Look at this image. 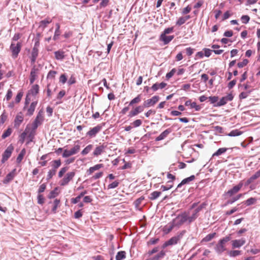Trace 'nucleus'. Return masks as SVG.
<instances>
[{
  "label": "nucleus",
  "mask_w": 260,
  "mask_h": 260,
  "mask_svg": "<svg viewBox=\"0 0 260 260\" xmlns=\"http://www.w3.org/2000/svg\"><path fill=\"white\" fill-rule=\"evenodd\" d=\"M186 233V231L185 230L179 232L176 236L172 237L168 241H166L164 244L163 247L165 248L169 245H173L178 244L183 238Z\"/></svg>",
  "instance_id": "obj_1"
},
{
  "label": "nucleus",
  "mask_w": 260,
  "mask_h": 260,
  "mask_svg": "<svg viewBox=\"0 0 260 260\" xmlns=\"http://www.w3.org/2000/svg\"><path fill=\"white\" fill-rule=\"evenodd\" d=\"M173 224L179 228L181 225L187 221V213L183 212L179 214L175 218L173 219Z\"/></svg>",
  "instance_id": "obj_2"
},
{
  "label": "nucleus",
  "mask_w": 260,
  "mask_h": 260,
  "mask_svg": "<svg viewBox=\"0 0 260 260\" xmlns=\"http://www.w3.org/2000/svg\"><path fill=\"white\" fill-rule=\"evenodd\" d=\"M75 175V172H70L67 173L61 180L60 181L59 184L61 186H66L73 179Z\"/></svg>",
  "instance_id": "obj_3"
},
{
  "label": "nucleus",
  "mask_w": 260,
  "mask_h": 260,
  "mask_svg": "<svg viewBox=\"0 0 260 260\" xmlns=\"http://www.w3.org/2000/svg\"><path fill=\"white\" fill-rule=\"evenodd\" d=\"M21 43L18 42L16 44L12 42L10 46V50L12 53V57L14 58L18 56L19 53L21 50Z\"/></svg>",
  "instance_id": "obj_4"
},
{
  "label": "nucleus",
  "mask_w": 260,
  "mask_h": 260,
  "mask_svg": "<svg viewBox=\"0 0 260 260\" xmlns=\"http://www.w3.org/2000/svg\"><path fill=\"white\" fill-rule=\"evenodd\" d=\"M80 149V146L79 145H75L71 150L66 149L62 154V157L66 158L78 153Z\"/></svg>",
  "instance_id": "obj_5"
},
{
  "label": "nucleus",
  "mask_w": 260,
  "mask_h": 260,
  "mask_svg": "<svg viewBox=\"0 0 260 260\" xmlns=\"http://www.w3.org/2000/svg\"><path fill=\"white\" fill-rule=\"evenodd\" d=\"M234 96L232 93H229L226 96L222 97L219 102L214 105L215 107H220L225 105L228 102L233 100Z\"/></svg>",
  "instance_id": "obj_6"
},
{
  "label": "nucleus",
  "mask_w": 260,
  "mask_h": 260,
  "mask_svg": "<svg viewBox=\"0 0 260 260\" xmlns=\"http://www.w3.org/2000/svg\"><path fill=\"white\" fill-rule=\"evenodd\" d=\"M43 121V112L40 111L32 124V128L36 131L38 126L40 125Z\"/></svg>",
  "instance_id": "obj_7"
},
{
  "label": "nucleus",
  "mask_w": 260,
  "mask_h": 260,
  "mask_svg": "<svg viewBox=\"0 0 260 260\" xmlns=\"http://www.w3.org/2000/svg\"><path fill=\"white\" fill-rule=\"evenodd\" d=\"M102 128V125L101 124H98L96 126L91 128L87 133L86 136L89 138H93L96 136Z\"/></svg>",
  "instance_id": "obj_8"
},
{
  "label": "nucleus",
  "mask_w": 260,
  "mask_h": 260,
  "mask_svg": "<svg viewBox=\"0 0 260 260\" xmlns=\"http://www.w3.org/2000/svg\"><path fill=\"white\" fill-rule=\"evenodd\" d=\"M14 150V147L12 145H9L5 150L3 154V157L2 162L4 163L7 161L11 156L12 153Z\"/></svg>",
  "instance_id": "obj_9"
},
{
  "label": "nucleus",
  "mask_w": 260,
  "mask_h": 260,
  "mask_svg": "<svg viewBox=\"0 0 260 260\" xmlns=\"http://www.w3.org/2000/svg\"><path fill=\"white\" fill-rule=\"evenodd\" d=\"M159 100V97L157 95L153 96L151 99L147 100L143 103L144 107H149L154 105Z\"/></svg>",
  "instance_id": "obj_10"
},
{
  "label": "nucleus",
  "mask_w": 260,
  "mask_h": 260,
  "mask_svg": "<svg viewBox=\"0 0 260 260\" xmlns=\"http://www.w3.org/2000/svg\"><path fill=\"white\" fill-rule=\"evenodd\" d=\"M243 186V183L242 181H240L237 185L234 186L232 189L228 190V191L226 192L227 195H228L229 197H232L234 194L239 192Z\"/></svg>",
  "instance_id": "obj_11"
},
{
  "label": "nucleus",
  "mask_w": 260,
  "mask_h": 260,
  "mask_svg": "<svg viewBox=\"0 0 260 260\" xmlns=\"http://www.w3.org/2000/svg\"><path fill=\"white\" fill-rule=\"evenodd\" d=\"M246 240L245 238L240 239L233 240L231 241L232 246L233 249L239 248L245 244Z\"/></svg>",
  "instance_id": "obj_12"
},
{
  "label": "nucleus",
  "mask_w": 260,
  "mask_h": 260,
  "mask_svg": "<svg viewBox=\"0 0 260 260\" xmlns=\"http://www.w3.org/2000/svg\"><path fill=\"white\" fill-rule=\"evenodd\" d=\"M215 250L218 254H221L226 250L225 244L219 240L215 247Z\"/></svg>",
  "instance_id": "obj_13"
},
{
  "label": "nucleus",
  "mask_w": 260,
  "mask_h": 260,
  "mask_svg": "<svg viewBox=\"0 0 260 260\" xmlns=\"http://www.w3.org/2000/svg\"><path fill=\"white\" fill-rule=\"evenodd\" d=\"M143 106H139L137 107L134 110H132L128 114V117H133L137 115L139 113L142 112L144 110Z\"/></svg>",
  "instance_id": "obj_14"
},
{
  "label": "nucleus",
  "mask_w": 260,
  "mask_h": 260,
  "mask_svg": "<svg viewBox=\"0 0 260 260\" xmlns=\"http://www.w3.org/2000/svg\"><path fill=\"white\" fill-rule=\"evenodd\" d=\"M171 132L172 129L171 128L166 129L155 138V141H159L165 139Z\"/></svg>",
  "instance_id": "obj_15"
},
{
  "label": "nucleus",
  "mask_w": 260,
  "mask_h": 260,
  "mask_svg": "<svg viewBox=\"0 0 260 260\" xmlns=\"http://www.w3.org/2000/svg\"><path fill=\"white\" fill-rule=\"evenodd\" d=\"M106 147L107 146L104 145V144L97 146L94 149L93 152V154L96 156L101 155L102 153L104 152V150Z\"/></svg>",
  "instance_id": "obj_16"
},
{
  "label": "nucleus",
  "mask_w": 260,
  "mask_h": 260,
  "mask_svg": "<svg viewBox=\"0 0 260 260\" xmlns=\"http://www.w3.org/2000/svg\"><path fill=\"white\" fill-rule=\"evenodd\" d=\"M39 72V69L37 68H36L35 67H34L32 68L30 74V84H32L35 80L36 79V78L37 77L38 74Z\"/></svg>",
  "instance_id": "obj_17"
},
{
  "label": "nucleus",
  "mask_w": 260,
  "mask_h": 260,
  "mask_svg": "<svg viewBox=\"0 0 260 260\" xmlns=\"http://www.w3.org/2000/svg\"><path fill=\"white\" fill-rule=\"evenodd\" d=\"M174 36H167L165 34H161L160 36V40L162 41L164 44L166 45L169 43L173 39Z\"/></svg>",
  "instance_id": "obj_18"
},
{
  "label": "nucleus",
  "mask_w": 260,
  "mask_h": 260,
  "mask_svg": "<svg viewBox=\"0 0 260 260\" xmlns=\"http://www.w3.org/2000/svg\"><path fill=\"white\" fill-rule=\"evenodd\" d=\"M52 20L47 18L45 20L41 21L39 23V29H41L42 31L47 27V25L51 22Z\"/></svg>",
  "instance_id": "obj_19"
},
{
  "label": "nucleus",
  "mask_w": 260,
  "mask_h": 260,
  "mask_svg": "<svg viewBox=\"0 0 260 260\" xmlns=\"http://www.w3.org/2000/svg\"><path fill=\"white\" fill-rule=\"evenodd\" d=\"M195 179V176L194 175H191L190 176V177H187L186 178H185L183 180H182V181L181 182V183H180L178 186H177V189L178 188H179L180 187H181L183 185H184V184H188L190 182L194 180Z\"/></svg>",
  "instance_id": "obj_20"
},
{
  "label": "nucleus",
  "mask_w": 260,
  "mask_h": 260,
  "mask_svg": "<svg viewBox=\"0 0 260 260\" xmlns=\"http://www.w3.org/2000/svg\"><path fill=\"white\" fill-rule=\"evenodd\" d=\"M103 167L104 165L103 164H97L93 167L89 168V169L87 171V174L88 175H90L94 171L99 170Z\"/></svg>",
  "instance_id": "obj_21"
},
{
  "label": "nucleus",
  "mask_w": 260,
  "mask_h": 260,
  "mask_svg": "<svg viewBox=\"0 0 260 260\" xmlns=\"http://www.w3.org/2000/svg\"><path fill=\"white\" fill-rule=\"evenodd\" d=\"M175 227H176L175 225L173 224V221L169 222L168 224L165 225L163 228V231L166 234L169 233Z\"/></svg>",
  "instance_id": "obj_22"
},
{
  "label": "nucleus",
  "mask_w": 260,
  "mask_h": 260,
  "mask_svg": "<svg viewBox=\"0 0 260 260\" xmlns=\"http://www.w3.org/2000/svg\"><path fill=\"white\" fill-rule=\"evenodd\" d=\"M191 18L190 15H186L185 16H182L178 18V20L176 21V24L178 26H180L184 23H185V22L189 19Z\"/></svg>",
  "instance_id": "obj_23"
},
{
  "label": "nucleus",
  "mask_w": 260,
  "mask_h": 260,
  "mask_svg": "<svg viewBox=\"0 0 260 260\" xmlns=\"http://www.w3.org/2000/svg\"><path fill=\"white\" fill-rule=\"evenodd\" d=\"M23 120V117L20 114H18L16 116L14 121L15 127H18L20 126V124L22 122Z\"/></svg>",
  "instance_id": "obj_24"
},
{
  "label": "nucleus",
  "mask_w": 260,
  "mask_h": 260,
  "mask_svg": "<svg viewBox=\"0 0 260 260\" xmlns=\"http://www.w3.org/2000/svg\"><path fill=\"white\" fill-rule=\"evenodd\" d=\"M38 55V49L36 47H34V48L32 50L31 53V63H34L35 62Z\"/></svg>",
  "instance_id": "obj_25"
},
{
  "label": "nucleus",
  "mask_w": 260,
  "mask_h": 260,
  "mask_svg": "<svg viewBox=\"0 0 260 260\" xmlns=\"http://www.w3.org/2000/svg\"><path fill=\"white\" fill-rule=\"evenodd\" d=\"M37 105V102H34L31 103V104L30 105L29 108L27 110V115L29 116H31L33 114L35 110L36 109V107Z\"/></svg>",
  "instance_id": "obj_26"
},
{
  "label": "nucleus",
  "mask_w": 260,
  "mask_h": 260,
  "mask_svg": "<svg viewBox=\"0 0 260 260\" xmlns=\"http://www.w3.org/2000/svg\"><path fill=\"white\" fill-rule=\"evenodd\" d=\"M86 193H87L86 190H84V191L81 192L80 193V194L79 196H78L77 197H76L75 198H72L71 199L72 203H73L74 204H77V203H78L80 201L81 198L82 197H83Z\"/></svg>",
  "instance_id": "obj_27"
},
{
  "label": "nucleus",
  "mask_w": 260,
  "mask_h": 260,
  "mask_svg": "<svg viewBox=\"0 0 260 260\" xmlns=\"http://www.w3.org/2000/svg\"><path fill=\"white\" fill-rule=\"evenodd\" d=\"M166 85L167 84L165 82H161L160 83H155L152 86L151 88L153 91H156L159 88L162 89L165 88Z\"/></svg>",
  "instance_id": "obj_28"
},
{
  "label": "nucleus",
  "mask_w": 260,
  "mask_h": 260,
  "mask_svg": "<svg viewBox=\"0 0 260 260\" xmlns=\"http://www.w3.org/2000/svg\"><path fill=\"white\" fill-rule=\"evenodd\" d=\"M52 169L56 171L57 169L61 166V162L60 159L52 160L51 162Z\"/></svg>",
  "instance_id": "obj_29"
},
{
  "label": "nucleus",
  "mask_w": 260,
  "mask_h": 260,
  "mask_svg": "<svg viewBox=\"0 0 260 260\" xmlns=\"http://www.w3.org/2000/svg\"><path fill=\"white\" fill-rule=\"evenodd\" d=\"M55 26H56V29H55V32H54V35L53 36V39L54 40V41H56L57 40L58 38H59V36H60V34H61V32H60V25L59 23H56L55 24Z\"/></svg>",
  "instance_id": "obj_30"
},
{
  "label": "nucleus",
  "mask_w": 260,
  "mask_h": 260,
  "mask_svg": "<svg viewBox=\"0 0 260 260\" xmlns=\"http://www.w3.org/2000/svg\"><path fill=\"white\" fill-rule=\"evenodd\" d=\"M228 255L230 257H235L241 254V251L238 250H230L228 252Z\"/></svg>",
  "instance_id": "obj_31"
},
{
  "label": "nucleus",
  "mask_w": 260,
  "mask_h": 260,
  "mask_svg": "<svg viewBox=\"0 0 260 260\" xmlns=\"http://www.w3.org/2000/svg\"><path fill=\"white\" fill-rule=\"evenodd\" d=\"M55 58L57 60H62L64 58V52L57 51L54 52Z\"/></svg>",
  "instance_id": "obj_32"
},
{
  "label": "nucleus",
  "mask_w": 260,
  "mask_h": 260,
  "mask_svg": "<svg viewBox=\"0 0 260 260\" xmlns=\"http://www.w3.org/2000/svg\"><path fill=\"white\" fill-rule=\"evenodd\" d=\"M26 153V150L24 148L22 150H21V152L19 154L18 156H17L16 158V161L17 163H20L22 160L23 159L25 154Z\"/></svg>",
  "instance_id": "obj_33"
},
{
  "label": "nucleus",
  "mask_w": 260,
  "mask_h": 260,
  "mask_svg": "<svg viewBox=\"0 0 260 260\" xmlns=\"http://www.w3.org/2000/svg\"><path fill=\"white\" fill-rule=\"evenodd\" d=\"M39 91V86L38 84L34 85L31 89L30 90V92L32 95H36L38 93Z\"/></svg>",
  "instance_id": "obj_34"
},
{
  "label": "nucleus",
  "mask_w": 260,
  "mask_h": 260,
  "mask_svg": "<svg viewBox=\"0 0 260 260\" xmlns=\"http://www.w3.org/2000/svg\"><path fill=\"white\" fill-rule=\"evenodd\" d=\"M28 127H27L25 131L21 133V134L20 135V140L19 141L21 143H23L24 142V140L25 139L26 135L28 134Z\"/></svg>",
  "instance_id": "obj_35"
},
{
  "label": "nucleus",
  "mask_w": 260,
  "mask_h": 260,
  "mask_svg": "<svg viewBox=\"0 0 260 260\" xmlns=\"http://www.w3.org/2000/svg\"><path fill=\"white\" fill-rule=\"evenodd\" d=\"M14 177H15V176H14V175L12 174H11V173H9V174H8L7 175L6 178L3 180V183L4 184H8L11 181H12L14 179Z\"/></svg>",
  "instance_id": "obj_36"
},
{
  "label": "nucleus",
  "mask_w": 260,
  "mask_h": 260,
  "mask_svg": "<svg viewBox=\"0 0 260 260\" xmlns=\"http://www.w3.org/2000/svg\"><path fill=\"white\" fill-rule=\"evenodd\" d=\"M126 253L124 251H119L116 255V260H122L125 258Z\"/></svg>",
  "instance_id": "obj_37"
},
{
  "label": "nucleus",
  "mask_w": 260,
  "mask_h": 260,
  "mask_svg": "<svg viewBox=\"0 0 260 260\" xmlns=\"http://www.w3.org/2000/svg\"><path fill=\"white\" fill-rule=\"evenodd\" d=\"M161 193L160 191H153L150 194L149 199L151 200H156L158 197H159V196L161 194Z\"/></svg>",
  "instance_id": "obj_38"
},
{
  "label": "nucleus",
  "mask_w": 260,
  "mask_h": 260,
  "mask_svg": "<svg viewBox=\"0 0 260 260\" xmlns=\"http://www.w3.org/2000/svg\"><path fill=\"white\" fill-rule=\"evenodd\" d=\"M227 150V148H220L218 149L215 153H214L212 155V157H214L215 156H219L221 155L222 154L225 153Z\"/></svg>",
  "instance_id": "obj_39"
},
{
  "label": "nucleus",
  "mask_w": 260,
  "mask_h": 260,
  "mask_svg": "<svg viewBox=\"0 0 260 260\" xmlns=\"http://www.w3.org/2000/svg\"><path fill=\"white\" fill-rule=\"evenodd\" d=\"M93 145L89 144L87 145L81 152V154L83 155H85L88 154L92 149Z\"/></svg>",
  "instance_id": "obj_40"
},
{
  "label": "nucleus",
  "mask_w": 260,
  "mask_h": 260,
  "mask_svg": "<svg viewBox=\"0 0 260 260\" xmlns=\"http://www.w3.org/2000/svg\"><path fill=\"white\" fill-rule=\"evenodd\" d=\"M198 216V213L194 211L193 213L191 216H189L188 214L187 213V221L188 223H191Z\"/></svg>",
  "instance_id": "obj_41"
},
{
  "label": "nucleus",
  "mask_w": 260,
  "mask_h": 260,
  "mask_svg": "<svg viewBox=\"0 0 260 260\" xmlns=\"http://www.w3.org/2000/svg\"><path fill=\"white\" fill-rule=\"evenodd\" d=\"M216 233H214L212 234H210L207 235L205 238H204L202 240V242H209L211 241L215 236Z\"/></svg>",
  "instance_id": "obj_42"
},
{
  "label": "nucleus",
  "mask_w": 260,
  "mask_h": 260,
  "mask_svg": "<svg viewBox=\"0 0 260 260\" xmlns=\"http://www.w3.org/2000/svg\"><path fill=\"white\" fill-rule=\"evenodd\" d=\"M141 101V95L139 94L137 97L133 99L129 103V105L132 106L135 104L140 103Z\"/></svg>",
  "instance_id": "obj_43"
},
{
  "label": "nucleus",
  "mask_w": 260,
  "mask_h": 260,
  "mask_svg": "<svg viewBox=\"0 0 260 260\" xmlns=\"http://www.w3.org/2000/svg\"><path fill=\"white\" fill-rule=\"evenodd\" d=\"M256 202V199L254 198H250L247 199L245 202V204L246 206H250L251 205L255 204Z\"/></svg>",
  "instance_id": "obj_44"
},
{
  "label": "nucleus",
  "mask_w": 260,
  "mask_h": 260,
  "mask_svg": "<svg viewBox=\"0 0 260 260\" xmlns=\"http://www.w3.org/2000/svg\"><path fill=\"white\" fill-rule=\"evenodd\" d=\"M242 134V132L239 131L238 129L233 130L229 134H228V136L230 137H235L240 136Z\"/></svg>",
  "instance_id": "obj_45"
},
{
  "label": "nucleus",
  "mask_w": 260,
  "mask_h": 260,
  "mask_svg": "<svg viewBox=\"0 0 260 260\" xmlns=\"http://www.w3.org/2000/svg\"><path fill=\"white\" fill-rule=\"evenodd\" d=\"M168 184L167 185H161V189H162L163 191H166L169 190L173 187V182L172 181H169L168 182Z\"/></svg>",
  "instance_id": "obj_46"
},
{
  "label": "nucleus",
  "mask_w": 260,
  "mask_h": 260,
  "mask_svg": "<svg viewBox=\"0 0 260 260\" xmlns=\"http://www.w3.org/2000/svg\"><path fill=\"white\" fill-rule=\"evenodd\" d=\"M12 132V130L11 128H9L6 131H5L2 136V138L3 139H6L8 137L10 136Z\"/></svg>",
  "instance_id": "obj_47"
},
{
  "label": "nucleus",
  "mask_w": 260,
  "mask_h": 260,
  "mask_svg": "<svg viewBox=\"0 0 260 260\" xmlns=\"http://www.w3.org/2000/svg\"><path fill=\"white\" fill-rule=\"evenodd\" d=\"M57 188L56 187L54 190H52L49 195V198L50 199H53L55 198L56 196H58V193L57 192Z\"/></svg>",
  "instance_id": "obj_48"
},
{
  "label": "nucleus",
  "mask_w": 260,
  "mask_h": 260,
  "mask_svg": "<svg viewBox=\"0 0 260 260\" xmlns=\"http://www.w3.org/2000/svg\"><path fill=\"white\" fill-rule=\"evenodd\" d=\"M242 196V194H239L236 197L233 198L232 200H229L227 202V204H232L236 201L238 200Z\"/></svg>",
  "instance_id": "obj_49"
},
{
  "label": "nucleus",
  "mask_w": 260,
  "mask_h": 260,
  "mask_svg": "<svg viewBox=\"0 0 260 260\" xmlns=\"http://www.w3.org/2000/svg\"><path fill=\"white\" fill-rule=\"evenodd\" d=\"M56 171L54 170H50L48 173L47 176V180H49L52 178V177L55 175Z\"/></svg>",
  "instance_id": "obj_50"
},
{
  "label": "nucleus",
  "mask_w": 260,
  "mask_h": 260,
  "mask_svg": "<svg viewBox=\"0 0 260 260\" xmlns=\"http://www.w3.org/2000/svg\"><path fill=\"white\" fill-rule=\"evenodd\" d=\"M142 123V121L141 119H137L133 121L131 124L133 127H137L140 126Z\"/></svg>",
  "instance_id": "obj_51"
},
{
  "label": "nucleus",
  "mask_w": 260,
  "mask_h": 260,
  "mask_svg": "<svg viewBox=\"0 0 260 260\" xmlns=\"http://www.w3.org/2000/svg\"><path fill=\"white\" fill-rule=\"evenodd\" d=\"M119 184L118 181H115L108 185V189H112L117 187Z\"/></svg>",
  "instance_id": "obj_52"
},
{
  "label": "nucleus",
  "mask_w": 260,
  "mask_h": 260,
  "mask_svg": "<svg viewBox=\"0 0 260 260\" xmlns=\"http://www.w3.org/2000/svg\"><path fill=\"white\" fill-rule=\"evenodd\" d=\"M68 167H65L63 168H62L59 172H58V177L61 178L63 176V175L68 171Z\"/></svg>",
  "instance_id": "obj_53"
},
{
  "label": "nucleus",
  "mask_w": 260,
  "mask_h": 260,
  "mask_svg": "<svg viewBox=\"0 0 260 260\" xmlns=\"http://www.w3.org/2000/svg\"><path fill=\"white\" fill-rule=\"evenodd\" d=\"M241 19L243 23L247 24L250 20V17L248 15H243Z\"/></svg>",
  "instance_id": "obj_54"
},
{
  "label": "nucleus",
  "mask_w": 260,
  "mask_h": 260,
  "mask_svg": "<svg viewBox=\"0 0 260 260\" xmlns=\"http://www.w3.org/2000/svg\"><path fill=\"white\" fill-rule=\"evenodd\" d=\"M208 99L209 100L210 103L211 104H216L217 103V101L218 100V97L216 96H209L208 98Z\"/></svg>",
  "instance_id": "obj_55"
},
{
  "label": "nucleus",
  "mask_w": 260,
  "mask_h": 260,
  "mask_svg": "<svg viewBox=\"0 0 260 260\" xmlns=\"http://www.w3.org/2000/svg\"><path fill=\"white\" fill-rule=\"evenodd\" d=\"M248 63V60L247 59H245L242 62L238 63L237 66L239 68H242L247 65Z\"/></svg>",
  "instance_id": "obj_56"
},
{
  "label": "nucleus",
  "mask_w": 260,
  "mask_h": 260,
  "mask_svg": "<svg viewBox=\"0 0 260 260\" xmlns=\"http://www.w3.org/2000/svg\"><path fill=\"white\" fill-rule=\"evenodd\" d=\"M191 10V8L189 6H187L186 7L184 8L182 11L181 13L183 15H186L189 13Z\"/></svg>",
  "instance_id": "obj_57"
},
{
  "label": "nucleus",
  "mask_w": 260,
  "mask_h": 260,
  "mask_svg": "<svg viewBox=\"0 0 260 260\" xmlns=\"http://www.w3.org/2000/svg\"><path fill=\"white\" fill-rule=\"evenodd\" d=\"M250 92L251 91L241 92L239 95L240 99H244L246 98Z\"/></svg>",
  "instance_id": "obj_58"
},
{
  "label": "nucleus",
  "mask_w": 260,
  "mask_h": 260,
  "mask_svg": "<svg viewBox=\"0 0 260 260\" xmlns=\"http://www.w3.org/2000/svg\"><path fill=\"white\" fill-rule=\"evenodd\" d=\"M57 74V72L54 71H50L49 72L47 75L48 79H53L55 77V75Z\"/></svg>",
  "instance_id": "obj_59"
},
{
  "label": "nucleus",
  "mask_w": 260,
  "mask_h": 260,
  "mask_svg": "<svg viewBox=\"0 0 260 260\" xmlns=\"http://www.w3.org/2000/svg\"><path fill=\"white\" fill-rule=\"evenodd\" d=\"M191 108L195 109L196 111H199L201 110V107L198 105L196 102H192L190 105Z\"/></svg>",
  "instance_id": "obj_60"
},
{
  "label": "nucleus",
  "mask_w": 260,
  "mask_h": 260,
  "mask_svg": "<svg viewBox=\"0 0 260 260\" xmlns=\"http://www.w3.org/2000/svg\"><path fill=\"white\" fill-rule=\"evenodd\" d=\"M207 205V204L205 203H202L201 205H200L197 209L194 210V211H196V213H198L201 210L205 207V206Z\"/></svg>",
  "instance_id": "obj_61"
},
{
  "label": "nucleus",
  "mask_w": 260,
  "mask_h": 260,
  "mask_svg": "<svg viewBox=\"0 0 260 260\" xmlns=\"http://www.w3.org/2000/svg\"><path fill=\"white\" fill-rule=\"evenodd\" d=\"M203 51H204V55L207 57L211 55V52L212 51L211 50L208 48H204Z\"/></svg>",
  "instance_id": "obj_62"
},
{
  "label": "nucleus",
  "mask_w": 260,
  "mask_h": 260,
  "mask_svg": "<svg viewBox=\"0 0 260 260\" xmlns=\"http://www.w3.org/2000/svg\"><path fill=\"white\" fill-rule=\"evenodd\" d=\"M67 80V78L65 74H62L59 77V82L62 84H64Z\"/></svg>",
  "instance_id": "obj_63"
},
{
  "label": "nucleus",
  "mask_w": 260,
  "mask_h": 260,
  "mask_svg": "<svg viewBox=\"0 0 260 260\" xmlns=\"http://www.w3.org/2000/svg\"><path fill=\"white\" fill-rule=\"evenodd\" d=\"M176 70L175 69H173L169 73H168L166 75V78L170 79L171 78L176 72Z\"/></svg>",
  "instance_id": "obj_64"
}]
</instances>
